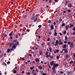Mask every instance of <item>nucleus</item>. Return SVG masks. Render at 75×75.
I'll use <instances>...</instances> for the list:
<instances>
[{"label": "nucleus", "mask_w": 75, "mask_h": 75, "mask_svg": "<svg viewBox=\"0 0 75 75\" xmlns=\"http://www.w3.org/2000/svg\"><path fill=\"white\" fill-rule=\"evenodd\" d=\"M37 20V18H36L35 19L34 22L36 21Z\"/></svg>", "instance_id": "de8ad7c7"}, {"label": "nucleus", "mask_w": 75, "mask_h": 75, "mask_svg": "<svg viewBox=\"0 0 75 75\" xmlns=\"http://www.w3.org/2000/svg\"><path fill=\"white\" fill-rule=\"evenodd\" d=\"M59 44L60 45H62L63 44V42H60L59 43Z\"/></svg>", "instance_id": "b1692460"}, {"label": "nucleus", "mask_w": 75, "mask_h": 75, "mask_svg": "<svg viewBox=\"0 0 75 75\" xmlns=\"http://www.w3.org/2000/svg\"><path fill=\"white\" fill-rule=\"evenodd\" d=\"M66 73L67 74V75H71V74H72V71H66Z\"/></svg>", "instance_id": "f03ea898"}, {"label": "nucleus", "mask_w": 75, "mask_h": 75, "mask_svg": "<svg viewBox=\"0 0 75 75\" xmlns=\"http://www.w3.org/2000/svg\"><path fill=\"white\" fill-rule=\"evenodd\" d=\"M3 54H4V52L2 53L1 54H0V58L3 57V55H4Z\"/></svg>", "instance_id": "1a4fd4ad"}, {"label": "nucleus", "mask_w": 75, "mask_h": 75, "mask_svg": "<svg viewBox=\"0 0 75 75\" xmlns=\"http://www.w3.org/2000/svg\"><path fill=\"white\" fill-rule=\"evenodd\" d=\"M62 42V40L61 39H60L59 40V42Z\"/></svg>", "instance_id": "79ce46f5"}, {"label": "nucleus", "mask_w": 75, "mask_h": 75, "mask_svg": "<svg viewBox=\"0 0 75 75\" xmlns=\"http://www.w3.org/2000/svg\"><path fill=\"white\" fill-rule=\"evenodd\" d=\"M50 38H48L47 40V41H50Z\"/></svg>", "instance_id": "680f3d73"}, {"label": "nucleus", "mask_w": 75, "mask_h": 75, "mask_svg": "<svg viewBox=\"0 0 75 75\" xmlns=\"http://www.w3.org/2000/svg\"><path fill=\"white\" fill-rule=\"evenodd\" d=\"M12 50H13V49L11 48L10 49V52H12Z\"/></svg>", "instance_id": "37998d69"}, {"label": "nucleus", "mask_w": 75, "mask_h": 75, "mask_svg": "<svg viewBox=\"0 0 75 75\" xmlns=\"http://www.w3.org/2000/svg\"><path fill=\"white\" fill-rule=\"evenodd\" d=\"M67 11H68V12L69 13H70V12L71 11L70 9H69V10Z\"/></svg>", "instance_id": "e433bc0d"}, {"label": "nucleus", "mask_w": 75, "mask_h": 75, "mask_svg": "<svg viewBox=\"0 0 75 75\" xmlns=\"http://www.w3.org/2000/svg\"><path fill=\"white\" fill-rule=\"evenodd\" d=\"M46 44L48 45V46H50V42H47Z\"/></svg>", "instance_id": "4be33fe9"}, {"label": "nucleus", "mask_w": 75, "mask_h": 75, "mask_svg": "<svg viewBox=\"0 0 75 75\" xmlns=\"http://www.w3.org/2000/svg\"><path fill=\"white\" fill-rule=\"evenodd\" d=\"M52 48H51V47H50V48H49V50H50V51L51 52H52Z\"/></svg>", "instance_id": "a878e982"}, {"label": "nucleus", "mask_w": 75, "mask_h": 75, "mask_svg": "<svg viewBox=\"0 0 75 75\" xmlns=\"http://www.w3.org/2000/svg\"><path fill=\"white\" fill-rule=\"evenodd\" d=\"M53 29H54V25H51L50 27V29L51 30H53Z\"/></svg>", "instance_id": "f8f14e48"}, {"label": "nucleus", "mask_w": 75, "mask_h": 75, "mask_svg": "<svg viewBox=\"0 0 75 75\" xmlns=\"http://www.w3.org/2000/svg\"><path fill=\"white\" fill-rule=\"evenodd\" d=\"M10 38L11 39H13V37H12V36H10Z\"/></svg>", "instance_id": "774afa93"}, {"label": "nucleus", "mask_w": 75, "mask_h": 75, "mask_svg": "<svg viewBox=\"0 0 75 75\" xmlns=\"http://www.w3.org/2000/svg\"><path fill=\"white\" fill-rule=\"evenodd\" d=\"M28 55L29 56H30V57H32V55L31 54H28Z\"/></svg>", "instance_id": "6e6d98bb"}, {"label": "nucleus", "mask_w": 75, "mask_h": 75, "mask_svg": "<svg viewBox=\"0 0 75 75\" xmlns=\"http://www.w3.org/2000/svg\"><path fill=\"white\" fill-rule=\"evenodd\" d=\"M70 25V28H71L72 27H74V25H72V24H71Z\"/></svg>", "instance_id": "bb28decb"}, {"label": "nucleus", "mask_w": 75, "mask_h": 75, "mask_svg": "<svg viewBox=\"0 0 75 75\" xmlns=\"http://www.w3.org/2000/svg\"><path fill=\"white\" fill-rule=\"evenodd\" d=\"M74 47H75V45H74L73 42H71V44L70 45V47L71 48H74Z\"/></svg>", "instance_id": "39448f33"}, {"label": "nucleus", "mask_w": 75, "mask_h": 75, "mask_svg": "<svg viewBox=\"0 0 75 75\" xmlns=\"http://www.w3.org/2000/svg\"><path fill=\"white\" fill-rule=\"evenodd\" d=\"M4 36L5 37H7V35L6 34H4Z\"/></svg>", "instance_id": "69168bd1"}, {"label": "nucleus", "mask_w": 75, "mask_h": 75, "mask_svg": "<svg viewBox=\"0 0 75 75\" xmlns=\"http://www.w3.org/2000/svg\"><path fill=\"white\" fill-rule=\"evenodd\" d=\"M59 21H62V19H59Z\"/></svg>", "instance_id": "338daca9"}, {"label": "nucleus", "mask_w": 75, "mask_h": 75, "mask_svg": "<svg viewBox=\"0 0 75 75\" xmlns=\"http://www.w3.org/2000/svg\"><path fill=\"white\" fill-rule=\"evenodd\" d=\"M68 57H69V55H68V54H66V58H68Z\"/></svg>", "instance_id": "cd10ccee"}, {"label": "nucleus", "mask_w": 75, "mask_h": 75, "mask_svg": "<svg viewBox=\"0 0 75 75\" xmlns=\"http://www.w3.org/2000/svg\"><path fill=\"white\" fill-rule=\"evenodd\" d=\"M33 75H37V73L36 72H34V73L33 74Z\"/></svg>", "instance_id": "4c0bfd02"}, {"label": "nucleus", "mask_w": 75, "mask_h": 75, "mask_svg": "<svg viewBox=\"0 0 75 75\" xmlns=\"http://www.w3.org/2000/svg\"><path fill=\"white\" fill-rule=\"evenodd\" d=\"M57 59H58L59 58V56H57Z\"/></svg>", "instance_id": "e2e57ef3"}, {"label": "nucleus", "mask_w": 75, "mask_h": 75, "mask_svg": "<svg viewBox=\"0 0 75 75\" xmlns=\"http://www.w3.org/2000/svg\"><path fill=\"white\" fill-rule=\"evenodd\" d=\"M13 72L14 73V74H16L17 73V71L15 70L13 71Z\"/></svg>", "instance_id": "c85d7f7f"}, {"label": "nucleus", "mask_w": 75, "mask_h": 75, "mask_svg": "<svg viewBox=\"0 0 75 75\" xmlns=\"http://www.w3.org/2000/svg\"><path fill=\"white\" fill-rule=\"evenodd\" d=\"M46 57H47V58H48V57H49V55H48L47 54L46 55Z\"/></svg>", "instance_id": "0e129e2a"}, {"label": "nucleus", "mask_w": 75, "mask_h": 75, "mask_svg": "<svg viewBox=\"0 0 75 75\" xmlns=\"http://www.w3.org/2000/svg\"><path fill=\"white\" fill-rule=\"evenodd\" d=\"M54 61H52L50 62V64L52 66L54 64Z\"/></svg>", "instance_id": "0eeeda50"}, {"label": "nucleus", "mask_w": 75, "mask_h": 75, "mask_svg": "<svg viewBox=\"0 0 75 75\" xmlns=\"http://www.w3.org/2000/svg\"><path fill=\"white\" fill-rule=\"evenodd\" d=\"M14 37H13V38H18V35H14Z\"/></svg>", "instance_id": "4468645a"}, {"label": "nucleus", "mask_w": 75, "mask_h": 75, "mask_svg": "<svg viewBox=\"0 0 75 75\" xmlns=\"http://www.w3.org/2000/svg\"><path fill=\"white\" fill-rule=\"evenodd\" d=\"M64 26H65V23H62V27H64Z\"/></svg>", "instance_id": "f704fd0d"}, {"label": "nucleus", "mask_w": 75, "mask_h": 75, "mask_svg": "<svg viewBox=\"0 0 75 75\" xmlns=\"http://www.w3.org/2000/svg\"><path fill=\"white\" fill-rule=\"evenodd\" d=\"M35 71H36V72H38V69H36V70H35Z\"/></svg>", "instance_id": "c03bdc74"}, {"label": "nucleus", "mask_w": 75, "mask_h": 75, "mask_svg": "<svg viewBox=\"0 0 75 75\" xmlns=\"http://www.w3.org/2000/svg\"><path fill=\"white\" fill-rule=\"evenodd\" d=\"M65 40H67V36H65Z\"/></svg>", "instance_id": "5fc2aeb1"}, {"label": "nucleus", "mask_w": 75, "mask_h": 75, "mask_svg": "<svg viewBox=\"0 0 75 75\" xmlns=\"http://www.w3.org/2000/svg\"><path fill=\"white\" fill-rule=\"evenodd\" d=\"M75 34V31L73 32L72 35H74Z\"/></svg>", "instance_id": "72a5a7b5"}, {"label": "nucleus", "mask_w": 75, "mask_h": 75, "mask_svg": "<svg viewBox=\"0 0 75 75\" xmlns=\"http://www.w3.org/2000/svg\"><path fill=\"white\" fill-rule=\"evenodd\" d=\"M27 74L28 75H30L31 74L30 73V72H28L27 73Z\"/></svg>", "instance_id": "a18cd8bd"}, {"label": "nucleus", "mask_w": 75, "mask_h": 75, "mask_svg": "<svg viewBox=\"0 0 75 75\" xmlns=\"http://www.w3.org/2000/svg\"><path fill=\"white\" fill-rule=\"evenodd\" d=\"M50 58L51 59H52V58H53V56H51V55H50Z\"/></svg>", "instance_id": "58836bf2"}, {"label": "nucleus", "mask_w": 75, "mask_h": 75, "mask_svg": "<svg viewBox=\"0 0 75 75\" xmlns=\"http://www.w3.org/2000/svg\"><path fill=\"white\" fill-rule=\"evenodd\" d=\"M42 52L41 50H40L39 51V54L41 55H42Z\"/></svg>", "instance_id": "aec40b11"}, {"label": "nucleus", "mask_w": 75, "mask_h": 75, "mask_svg": "<svg viewBox=\"0 0 75 75\" xmlns=\"http://www.w3.org/2000/svg\"><path fill=\"white\" fill-rule=\"evenodd\" d=\"M55 67H54V66H53V67H52V70H55Z\"/></svg>", "instance_id": "2f4dec72"}, {"label": "nucleus", "mask_w": 75, "mask_h": 75, "mask_svg": "<svg viewBox=\"0 0 75 75\" xmlns=\"http://www.w3.org/2000/svg\"><path fill=\"white\" fill-rule=\"evenodd\" d=\"M48 67H49V68H51V66H50V64H48Z\"/></svg>", "instance_id": "052dcab7"}, {"label": "nucleus", "mask_w": 75, "mask_h": 75, "mask_svg": "<svg viewBox=\"0 0 75 75\" xmlns=\"http://www.w3.org/2000/svg\"><path fill=\"white\" fill-rule=\"evenodd\" d=\"M41 27H42V26L41 25H39L38 26V27H39V28H41Z\"/></svg>", "instance_id": "864d4df0"}, {"label": "nucleus", "mask_w": 75, "mask_h": 75, "mask_svg": "<svg viewBox=\"0 0 75 75\" xmlns=\"http://www.w3.org/2000/svg\"><path fill=\"white\" fill-rule=\"evenodd\" d=\"M7 52H8V53L9 52H10V49H8L7 50Z\"/></svg>", "instance_id": "393cba45"}, {"label": "nucleus", "mask_w": 75, "mask_h": 75, "mask_svg": "<svg viewBox=\"0 0 75 75\" xmlns=\"http://www.w3.org/2000/svg\"><path fill=\"white\" fill-rule=\"evenodd\" d=\"M71 42H68V45H70L71 44Z\"/></svg>", "instance_id": "8fccbe9b"}, {"label": "nucleus", "mask_w": 75, "mask_h": 75, "mask_svg": "<svg viewBox=\"0 0 75 75\" xmlns=\"http://www.w3.org/2000/svg\"><path fill=\"white\" fill-rule=\"evenodd\" d=\"M44 44H45V43L43 42L41 44V46L42 47H44Z\"/></svg>", "instance_id": "f3484780"}, {"label": "nucleus", "mask_w": 75, "mask_h": 75, "mask_svg": "<svg viewBox=\"0 0 75 75\" xmlns=\"http://www.w3.org/2000/svg\"><path fill=\"white\" fill-rule=\"evenodd\" d=\"M73 30L75 31V27H73Z\"/></svg>", "instance_id": "bf43d9fd"}, {"label": "nucleus", "mask_w": 75, "mask_h": 75, "mask_svg": "<svg viewBox=\"0 0 75 75\" xmlns=\"http://www.w3.org/2000/svg\"><path fill=\"white\" fill-rule=\"evenodd\" d=\"M42 75H47V74L45 73H43Z\"/></svg>", "instance_id": "49530a36"}, {"label": "nucleus", "mask_w": 75, "mask_h": 75, "mask_svg": "<svg viewBox=\"0 0 75 75\" xmlns=\"http://www.w3.org/2000/svg\"><path fill=\"white\" fill-rule=\"evenodd\" d=\"M34 71H35L34 70V69H33L32 71V74H34Z\"/></svg>", "instance_id": "c9c22d12"}, {"label": "nucleus", "mask_w": 75, "mask_h": 75, "mask_svg": "<svg viewBox=\"0 0 75 75\" xmlns=\"http://www.w3.org/2000/svg\"><path fill=\"white\" fill-rule=\"evenodd\" d=\"M59 50H57L56 51H54V54H56V53H58V52H59Z\"/></svg>", "instance_id": "9b49d317"}, {"label": "nucleus", "mask_w": 75, "mask_h": 75, "mask_svg": "<svg viewBox=\"0 0 75 75\" xmlns=\"http://www.w3.org/2000/svg\"><path fill=\"white\" fill-rule=\"evenodd\" d=\"M64 49H62V51H61V53H63V52H64Z\"/></svg>", "instance_id": "7c9ffc66"}, {"label": "nucleus", "mask_w": 75, "mask_h": 75, "mask_svg": "<svg viewBox=\"0 0 75 75\" xmlns=\"http://www.w3.org/2000/svg\"><path fill=\"white\" fill-rule=\"evenodd\" d=\"M38 68H39L40 69H42V67L41 66H39V67H38Z\"/></svg>", "instance_id": "a211bd4d"}, {"label": "nucleus", "mask_w": 75, "mask_h": 75, "mask_svg": "<svg viewBox=\"0 0 75 75\" xmlns=\"http://www.w3.org/2000/svg\"><path fill=\"white\" fill-rule=\"evenodd\" d=\"M68 7H69V8H71V7H73V5H72V4L71 3H70L69 4V5H68Z\"/></svg>", "instance_id": "423d86ee"}, {"label": "nucleus", "mask_w": 75, "mask_h": 75, "mask_svg": "<svg viewBox=\"0 0 75 75\" xmlns=\"http://www.w3.org/2000/svg\"><path fill=\"white\" fill-rule=\"evenodd\" d=\"M67 33V32L66 31V30L64 32H63V33L64 34H66V33Z\"/></svg>", "instance_id": "603ef678"}, {"label": "nucleus", "mask_w": 75, "mask_h": 75, "mask_svg": "<svg viewBox=\"0 0 75 75\" xmlns=\"http://www.w3.org/2000/svg\"><path fill=\"white\" fill-rule=\"evenodd\" d=\"M67 43V40H66L64 42V44Z\"/></svg>", "instance_id": "a19ab883"}, {"label": "nucleus", "mask_w": 75, "mask_h": 75, "mask_svg": "<svg viewBox=\"0 0 75 75\" xmlns=\"http://www.w3.org/2000/svg\"><path fill=\"white\" fill-rule=\"evenodd\" d=\"M73 61H71V62H69V63L70 64H72V63H73Z\"/></svg>", "instance_id": "13d9d810"}, {"label": "nucleus", "mask_w": 75, "mask_h": 75, "mask_svg": "<svg viewBox=\"0 0 75 75\" xmlns=\"http://www.w3.org/2000/svg\"><path fill=\"white\" fill-rule=\"evenodd\" d=\"M22 61H24V60H25V58H24V57H23L22 58Z\"/></svg>", "instance_id": "ea45409f"}, {"label": "nucleus", "mask_w": 75, "mask_h": 75, "mask_svg": "<svg viewBox=\"0 0 75 75\" xmlns=\"http://www.w3.org/2000/svg\"><path fill=\"white\" fill-rule=\"evenodd\" d=\"M63 50H64V52H65V53H68V50H67V49H63Z\"/></svg>", "instance_id": "6e6552de"}, {"label": "nucleus", "mask_w": 75, "mask_h": 75, "mask_svg": "<svg viewBox=\"0 0 75 75\" xmlns=\"http://www.w3.org/2000/svg\"><path fill=\"white\" fill-rule=\"evenodd\" d=\"M7 64L8 65L9 64H10V61H8L7 62Z\"/></svg>", "instance_id": "3c124183"}, {"label": "nucleus", "mask_w": 75, "mask_h": 75, "mask_svg": "<svg viewBox=\"0 0 75 75\" xmlns=\"http://www.w3.org/2000/svg\"><path fill=\"white\" fill-rule=\"evenodd\" d=\"M52 2V0H49V3H51V2Z\"/></svg>", "instance_id": "473e14b6"}, {"label": "nucleus", "mask_w": 75, "mask_h": 75, "mask_svg": "<svg viewBox=\"0 0 75 75\" xmlns=\"http://www.w3.org/2000/svg\"><path fill=\"white\" fill-rule=\"evenodd\" d=\"M19 44V42L17 41L16 42V43H15V45H13L12 48H14L15 49H16V48L17 47V46L16 45H18Z\"/></svg>", "instance_id": "f257e3e1"}, {"label": "nucleus", "mask_w": 75, "mask_h": 75, "mask_svg": "<svg viewBox=\"0 0 75 75\" xmlns=\"http://www.w3.org/2000/svg\"><path fill=\"white\" fill-rule=\"evenodd\" d=\"M17 39L14 40L13 41V43H15V42H17Z\"/></svg>", "instance_id": "412c9836"}, {"label": "nucleus", "mask_w": 75, "mask_h": 75, "mask_svg": "<svg viewBox=\"0 0 75 75\" xmlns=\"http://www.w3.org/2000/svg\"><path fill=\"white\" fill-rule=\"evenodd\" d=\"M59 66V64H55V63H54L53 66H54V68H55L56 67H58Z\"/></svg>", "instance_id": "7ed1b4c3"}, {"label": "nucleus", "mask_w": 75, "mask_h": 75, "mask_svg": "<svg viewBox=\"0 0 75 75\" xmlns=\"http://www.w3.org/2000/svg\"><path fill=\"white\" fill-rule=\"evenodd\" d=\"M67 47V44H64L63 45V48H64L65 49V48H66Z\"/></svg>", "instance_id": "dca6fc26"}, {"label": "nucleus", "mask_w": 75, "mask_h": 75, "mask_svg": "<svg viewBox=\"0 0 75 75\" xmlns=\"http://www.w3.org/2000/svg\"><path fill=\"white\" fill-rule=\"evenodd\" d=\"M52 72L53 73H54V74H55L57 73V71L55 70H53Z\"/></svg>", "instance_id": "2eb2a0df"}, {"label": "nucleus", "mask_w": 75, "mask_h": 75, "mask_svg": "<svg viewBox=\"0 0 75 75\" xmlns=\"http://www.w3.org/2000/svg\"><path fill=\"white\" fill-rule=\"evenodd\" d=\"M51 21L50 20H49L48 21V23H51Z\"/></svg>", "instance_id": "09e8293b"}, {"label": "nucleus", "mask_w": 75, "mask_h": 75, "mask_svg": "<svg viewBox=\"0 0 75 75\" xmlns=\"http://www.w3.org/2000/svg\"><path fill=\"white\" fill-rule=\"evenodd\" d=\"M65 27L66 28L65 29L66 30H68V28H69V25L65 26Z\"/></svg>", "instance_id": "ddd939ff"}, {"label": "nucleus", "mask_w": 75, "mask_h": 75, "mask_svg": "<svg viewBox=\"0 0 75 75\" xmlns=\"http://www.w3.org/2000/svg\"><path fill=\"white\" fill-rule=\"evenodd\" d=\"M34 68V66H33V67H30V70H33V69Z\"/></svg>", "instance_id": "6ab92c4d"}, {"label": "nucleus", "mask_w": 75, "mask_h": 75, "mask_svg": "<svg viewBox=\"0 0 75 75\" xmlns=\"http://www.w3.org/2000/svg\"><path fill=\"white\" fill-rule=\"evenodd\" d=\"M55 43L56 44H54V46H58V44H59V41H58V40H56V41Z\"/></svg>", "instance_id": "20e7f679"}, {"label": "nucleus", "mask_w": 75, "mask_h": 75, "mask_svg": "<svg viewBox=\"0 0 75 75\" xmlns=\"http://www.w3.org/2000/svg\"><path fill=\"white\" fill-rule=\"evenodd\" d=\"M35 61L36 62H40V60L38 58L36 59Z\"/></svg>", "instance_id": "9d476101"}, {"label": "nucleus", "mask_w": 75, "mask_h": 75, "mask_svg": "<svg viewBox=\"0 0 75 75\" xmlns=\"http://www.w3.org/2000/svg\"><path fill=\"white\" fill-rule=\"evenodd\" d=\"M9 36H12V35H13V34H12V33H10L9 34Z\"/></svg>", "instance_id": "c756f323"}, {"label": "nucleus", "mask_w": 75, "mask_h": 75, "mask_svg": "<svg viewBox=\"0 0 75 75\" xmlns=\"http://www.w3.org/2000/svg\"><path fill=\"white\" fill-rule=\"evenodd\" d=\"M60 74H63V73H64V72H63V71H61L60 72Z\"/></svg>", "instance_id": "4d7b16f0"}, {"label": "nucleus", "mask_w": 75, "mask_h": 75, "mask_svg": "<svg viewBox=\"0 0 75 75\" xmlns=\"http://www.w3.org/2000/svg\"><path fill=\"white\" fill-rule=\"evenodd\" d=\"M54 35L55 36H57V33L56 32H55L54 34Z\"/></svg>", "instance_id": "5701e85b"}]
</instances>
